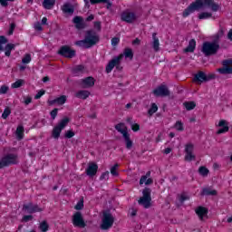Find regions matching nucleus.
Listing matches in <instances>:
<instances>
[{
    "label": "nucleus",
    "instance_id": "f257e3e1",
    "mask_svg": "<svg viewBox=\"0 0 232 232\" xmlns=\"http://www.w3.org/2000/svg\"><path fill=\"white\" fill-rule=\"evenodd\" d=\"M210 8L212 12H218L220 10V5L215 3V0H196L191 3L182 13L183 17H188L198 11L199 8Z\"/></svg>",
    "mask_w": 232,
    "mask_h": 232
},
{
    "label": "nucleus",
    "instance_id": "f03ea898",
    "mask_svg": "<svg viewBox=\"0 0 232 232\" xmlns=\"http://www.w3.org/2000/svg\"><path fill=\"white\" fill-rule=\"evenodd\" d=\"M99 41L100 37L99 34H97V32H95L94 30H88L85 33L84 39L76 41L74 44L76 46H80V48H84L85 50H88V48L95 46V44H97Z\"/></svg>",
    "mask_w": 232,
    "mask_h": 232
},
{
    "label": "nucleus",
    "instance_id": "7ed1b4c3",
    "mask_svg": "<svg viewBox=\"0 0 232 232\" xmlns=\"http://www.w3.org/2000/svg\"><path fill=\"white\" fill-rule=\"evenodd\" d=\"M220 50V44L218 41L215 40L214 42H205L202 44L201 52L204 53L205 57H211V55H217Z\"/></svg>",
    "mask_w": 232,
    "mask_h": 232
},
{
    "label": "nucleus",
    "instance_id": "20e7f679",
    "mask_svg": "<svg viewBox=\"0 0 232 232\" xmlns=\"http://www.w3.org/2000/svg\"><path fill=\"white\" fill-rule=\"evenodd\" d=\"M114 128L122 135L125 148L127 150H131V148H133V140H131V136L130 135V132H128V127H126L124 123L121 122L116 124Z\"/></svg>",
    "mask_w": 232,
    "mask_h": 232
},
{
    "label": "nucleus",
    "instance_id": "39448f33",
    "mask_svg": "<svg viewBox=\"0 0 232 232\" xmlns=\"http://www.w3.org/2000/svg\"><path fill=\"white\" fill-rule=\"evenodd\" d=\"M17 164H19V156L15 153H7L0 159V169Z\"/></svg>",
    "mask_w": 232,
    "mask_h": 232
},
{
    "label": "nucleus",
    "instance_id": "423d86ee",
    "mask_svg": "<svg viewBox=\"0 0 232 232\" xmlns=\"http://www.w3.org/2000/svg\"><path fill=\"white\" fill-rule=\"evenodd\" d=\"M114 222L115 218H113V215L110 211H104L100 227L102 231H108V229L113 227Z\"/></svg>",
    "mask_w": 232,
    "mask_h": 232
},
{
    "label": "nucleus",
    "instance_id": "0eeeda50",
    "mask_svg": "<svg viewBox=\"0 0 232 232\" xmlns=\"http://www.w3.org/2000/svg\"><path fill=\"white\" fill-rule=\"evenodd\" d=\"M142 195L143 196L138 200V203L140 206H143L145 209H150V208H151V188H143Z\"/></svg>",
    "mask_w": 232,
    "mask_h": 232
},
{
    "label": "nucleus",
    "instance_id": "6e6552de",
    "mask_svg": "<svg viewBox=\"0 0 232 232\" xmlns=\"http://www.w3.org/2000/svg\"><path fill=\"white\" fill-rule=\"evenodd\" d=\"M217 79V74L210 72L208 74H206V72H204V71H199L198 72L193 78L194 82H209V81H213Z\"/></svg>",
    "mask_w": 232,
    "mask_h": 232
},
{
    "label": "nucleus",
    "instance_id": "1a4fd4ad",
    "mask_svg": "<svg viewBox=\"0 0 232 232\" xmlns=\"http://www.w3.org/2000/svg\"><path fill=\"white\" fill-rule=\"evenodd\" d=\"M22 209L24 213H28L29 215H34V213H42L43 211L41 207L37 204H34L33 202L24 204Z\"/></svg>",
    "mask_w": 232,
    "mask_h": 232
},
{
    "label": "nucleus",
    "instance_id": "9d476101",
    "mask_svg": "<svg viewBox=\"0 0 232 232\" xmlns=\"http://www.w3.org/2000/svg\"><path fill=\"white\" fill-rule=\"evenodd\" d=\"M72 225L74 227H86V222L84 221V218L81 211H77L72 215Z\"/></svg>",
    "mask_w": 232,
    "mask_h": 232
},
{
    "label": "nucleus",
    "instance_id": "9b49d317",
    "mask_svg": "<svg viewBox=\"0 0 232 232\" xmlns=\"http://www.w3.org/2000/svg\"><path fill=\"white\" fill-rule=\"evenodd\" d=\"M59 55L62 57H66L67 59H73L76 55V51L72 49L69 45H63L58 51Z\"/></svg>",
    "mask_w": 232,
    "mask_h": 232
},
{
    "label": "nucleus",
    "instance_id": "f8f14e48",
    "mask_svg": "<svg viewBox=\"0 0 232 232\" xmlns=\"http://www.w3.org/2000/svg\"><path fill=\"white\" fill-rule=\"evenodd\" d=\"M223 67L218 68V72L221 75H231L232 74V59L224 60L222 62Z\"/></svg>",
    "mask_w": 232,
    "mask_h": 232
},
{
    "label": "nucleus",
    "instance_id": "ddd939ff",
    "mask_svg": "<svg viewBox=\"0 0 232 232\" xmlns=\"http://www.w3.org/2000/svg\"><path fill=\"white\" fill-rule=\"evenodd\" d=\"M155 97H168L169 95V89L166 84H161L152 91Z\"/></svg>",
    "mask_w": 232,
    "mask_h": 232
},
{
    "label": "nucleus",
    "instance_id": "4468645a",
    "mask_svg": "<svg viewBox=\"0 0 232 232\" xmlns=\"http://www.w3.org/2000/svg\"><path fill=\"white\" fill-rule=\"evenodd\" d=\"M195 149V146L193 145V143H188L185 146V160H187V162H191V160H195L196 156L195 154H193V150Z\"/></svg>",
    "mask_w": 232,
    "mask_h": 232
},
{
    "label": "nucleus",
    "instance_id": "2eb2a0df",
    "mask_svg": "<svg viewBox=\"0 0 232 232\" xmlns=\"http://www.w3.org/2000/svg\"><path fill=\"white\" fill-rule=\"evenodd\" d=\"M97 171H99V165L95 162L89 163L85 173L88 177H95L97 175Z\"/></svg>",
    "mask_w": 232,
    "mask_h": 232
},
{
    "label": "nucleus",
    "instance_id": "dca6fc26",
    "mask_svg": "<svg viewBox=\"0 0 232 232\" xmlns=\"http://www.w3.org/2000/svg\"><path fill=\"white\" fill-rule=\"evenodd\" d=\"M218 126L220 128L217 131L218 135H222V133H227L229 131V123L226 120H220Z\"/></svg>",
    "mask_w": 232,
    "mask_h": 232
},
{
    "label": "nucleus",
    "instance_id": "f3484780",
    "mask_svg": "<svg viewBox=\"0 0 232 232\" xmlns=\"http://www.w3.org/2000/svg\"><path fill=\"white\" fill-rule=\"evenodd\" d=\"M121 20L125 21V23H135L137 15L132 12H123L121 14Z\"/></svg>",
    "mask_w": 232,
    "mask_h": 232
},
{
    "label": "nucleus",
    "instance_id": "a211bd4d",
    "mask_svg": "<svg viewBox=\"0 0 232 232\" xmlns=\"http://www.w3.org/2000/svg\"><path fill=\"white\" fill-rule=\"evenodd\" d=\"M72 23L77 30H84L86 28V22H84L82 16H74Z\"/></svg>",
    "mask_w": 232,
    "mask_h": 232
},
{
    "label": "nucleus",
    "instance_id": "6ab92c4d",
    "mask_svg": "<svg viewBox=\"0 0 232 232\" xmlns=\"http://www.w3.org/2000/svg\"><path fill=\"white\" fill-rule=\"evenodd\" d=\"M119 64H121V59H112L109 63L107 64L105 68L106 73H111V71L115 68H119Z\"/></svg>",
    "mask_w": 232,
    "mask_h": 232
},
{
    "label": "nucleus",
    "instance_id": "aec40b11",
    "mask_svg": "<svg viewBox=\"0 0 232 232\" xmlns=\"http://www.w3.org/2000/svg\"><path fill=\"white\" fill-rule=\"evenodd\" d=\"M82 86H83V88H93V86H95V78L92 76H88L82 79Z\"/></svg>",
    "mask_w": 232,
    "mask_h": 232
},
{
    "label": "nucleus",
    "instance_id": "412c9836",
    "mask_svg": "<svg viewBox=\"0 0 232 232\" xmlns=\"http://www.w3.org/2000/svg\"><path fill=\"white\" fill-rule=\"evenodd\" d=\"M195 213L198 215L199 220H204V217L209 213V210L206 207H198Z\"/></svg>",
    "mask_w": 232,
    "mask_h": 232
},
{
    "label": "nucleus",
    "instance_id": "4be33fe9",
    "mask_svg": "<svg viewBox=\"0 0 232 232\" xmlns=\"http://www.w3.org/2000/svg\"><path fill=\"white\" fill-rule=\"evenodd\" d=\"M66 95H62L58 98H55L54 100L48 101L49 106H53V104H59L60 106H63V104L66 103Z\"/></svg>",
    "mask_w": 232,
    "mask_h": 232
},
{
    "label": "nucleus",
    "instance_id": "5701e85b",
    "mask_svg": "<svg viewBox=\"0 0 232 232\" xmlns=\"http://www.w3.org/2000/svg\"><path fill=\"white\" fill-rule=\"evenodd\" d=\"M124 57L126 59H133V50L131 48H125L123 53L114 57V59H124Z\"/></svg>",
    "mask_w": 232,
    "mask_h": 232
},
{
    "label": "nucleus",
    "instance_id": "b1692460",
    "mask_svg": "<svg viewBox=\"0 0 232 232\" xmlns=\"http://www.w3.org/2000/svg\"><path fill=\"white\" fill-rule=\"evenodd\" d=\"M62 11L63 14H69L70 15H73V12H75V7L71 3H65L62 6Z\"/></svg>",
    "mask_w": 232,
    "mask_h": 232
},
{
    "label": "nucleus",
    "instance_id": "393cba45",
    "mask_svg": "<svg viewBox=\"0 0 232 232\" xmlns=\"http://www.w3.org/2000/svg\"><path fill=\"white\" fill-rule=\"evenodd\" d=\"M202 197H217L218 192L216 189H211L209 188H204L201 190Z\"/></svg>",
    "mask_w": 232,
    "mask_h": 232
},
{
    "label": "nucleus",
    "instance_id": "a878e982",
    "mask_svg": "<svg viewBox=\"0 0 232 232\" xmlns=\"http://www.w3.org/2000/svg\"><path fill=\"white\" fill-rule=\"evenodd\" d=\"M195 48H197V41H195V39H191L188 42V45L187 46V48L184 49V52L186 53H193V52H195Z\"/></svg>",
    "mask_w": 232,
    "mask_h": 232
},
{
    "label": "nucleus",
    "instance_id": "bb28decb",
    "mask_svg": "<svg viewBox=\"0 0 232 232\" xmlns=\"http://www.w3.org/2000/svg\"><path fill=\"white\" fill-rule=\"evenodd\" d=\"M15 135L17 140H23L24 139V127L23 125L17 126Z\"/></svg>",
    "mask_w": 232,
    "mask_h": 232
},
{
    "label": "nucleus",
    "instance_id": "cd10ccee",
    "mask_svg": "<svg viewBox=\"0 0 232 232\" xmlns=\"http://www.w3.org/2000/svg\"><path fill=\"white\" fill-rule=\"evenodd\" d=\"M75 97L77 99H82L84 101V100L88 99V97H90V92L84 91V90L78 91L75 93Z\"/></svg>",
    "mask_w": 232,
    "mask_h": 232
},
{
    "label": "nucleus",
    "instance_id": "c85d7f7f",
    "mask_svg": "<svg viewBox=\"0 0 232 232\" xmlns=\"http://www.w3.org/2000/svg\"><path fill=\"white\" fill-rule=\"evenodd\" d=\"M43 6L45 10H52L55 6V0H44Z\"/></svg>",
    "mask_w": 232,
    "mask_h": 232
},
{
    "label": "nucleus",
    "instance_id": "c756f323",
    "mask_svg": "<svg viewBox=\"0 0 232 232\" xmlns=\"http://www.w3.org/2000/svg\"><path fill=\"white\" fill-rule=\"evenodd\" d=\"M84 72V65L80 64V65H76L72 68V73L73 75L79 76L81 75V73Z\"/></svg>",
    "mask_w": 232,
    "mask_h": 232
},
{
    "label": "nucleus",
    "instance_id": "7c9ffc66",
    "mask_svg": "<svg viewBox=\"0 0 232 232\" xmlns=\"http://www.w3.org/2000/svg\"><path fill=\"white\" fill-rule=\"evenodd\" d=\"M62 131H63V129L59 128L57 125L53 127L52 131L53 139H59L61 137Z\"/></svg>",
    "mask_w": 232,
    "mask_h": 232
},
{
    "label": "nucleus",
    "instance_id": "2f4dec72",
    "mask_svg": "<svg viewBox=\"0 0 232 232\" xmlns=\"http://www.w3.org/2000/svg\"><path fill=\"white\" fill-rule=\"evenodd\" d=\"M183 106L186 108L187 111H191V110L197 108V103L195 102H185Z\"/></svg>",
    "mask_w": 232,
    "mask_h": 232
},
{
    "label": "nucleus",
    "instance_id": "473e14b6",
    "mask_svg": "<svg viewBox=\"0 0 232 232\" xmlns=\"http://www.w3.org/2000/svg\"><path fill=\"white\" fill-rule=\"evenodd\" d=\"M70 122V118L68 117H64L63 119H62L59 123L57 124V126L61 129V130H64L66 128V126H68V123Z\"/></svg>",
    "mask_w": 232,
    "mask_h": 232
},
{
    "label": "nucleus",
    "instance_id": "72a5a7b5",
    "mask_svg": "<svg viewBox=\"0 0 232 232\" xmlns=\"http://www.w3.org/2000/svg\"><path fill=\"white\" fill-rule=\"evenodd\" d=\"M198 173L201 176V177H208L209 175V169L208 168H206V166H200L198 168Z\"/></svg>",
    "mask_w": 232,
    "mask_h": 232
},
{
    "label": "nucleus",
    "instance_id": "f704fd0d",
    "mask_svg": "<svg viewBox=\"0 0 232 232\" xmlns=\"http://www.w3.org/2000/svg\"><path fill=\"white\" fill-rule=\"evenodd\" d=\"M152 39V48H154L155 52H159V46H160V44L159 43V38H157V33H153Z\"/></svg>",
    "mask_w": 232,
    "mask_h": 232
},
{
    "label": "nucleus",
    "instance_id": "c9c22d12",
    "mask_svg": "<svg viewBox=\"0 0 232 232\" xmlns=\"http://www.w3.org/2000/svg\"><path fill=\"white\" fill-rule=\"evenodd\" d=\"M15 49V44H7L5 48V54L6 57H9L10 53H12V50Z\"/></svg>",
    "mask_w": 232,
    "mask_h": 232
},
{
    "label": "nucleus",
    "instance_id": "e433bc0d",
    "mask_svg": "<svg viewBox=\"0 0 232 232\" xmlns=\"http://www.w3.org/2000/svg\"><path fill=\"white\" fill-rule=\"evenodd\" d=\"M39 229L42 232H47L48 229H50V225H48V222L46 220H44L40 223Z\"/></svg>",
    "mask_w": 232,
    "mask_h": 232
},
{
    "label": "nucleus",
    "instance_id": "4c0bfd02",
    "mask_svg": "<svg viewBox=\"0 0 232 232\" xmlns=\"http://www.w3.org/2000/svg\"><path fill=\"white\" fill-rule=\"evenodd\" d=\"M157 111H159V106H157V103H151L150 108L148 111L150 117H151L154 113H157Z\"/></svg>",
    "mask_w": 232,
    "mask_h": 232
},
{
    "label": "nucleus",
    "instance_id": "58836bf2",
    "mask_svg": "<svg viewBox=\"0 0 232 232\" xmlns=\"http://www.w3.org/2000/svg\"><path fill=\"white\" fill-rule=\"evenodd\" d=\"M31 61H32V59H22L23 64L19 65L20 72H24V70L26 68V64H30Z\"/></svg>",
    "mask_w": 232,
    "mask_h": 232
},
{
    "label": "nucleus",
    "instance_id": "ea45409f",
    "mask_svg": "<svg viewBox=\"0 0 232 232\" xmlns=\"http://www.w3.org/2000/svg\"><path fill=\"white\" fill-rule=\"evenodd\" d=\"M11 113H12V110H10V107H5L4 110V112L2 113V119L4 120L8 119Z\"/></svg>",
    "mask_w": 232,
    "mask_h": 232
},
{
    "label": "nucleus",
    "instance_id": "a19ab883",
    "mask_svg": "<svg viewBox=\"0 0 232 232\" xmlns=\"http://www.w3.org/2000/svg\"><path fill=\"white\" fill-rule=\"evenodd\" d=\"M119 169V164L115 163L111 168V175L112 177H119V172H117V169Z\"/></svg>",
    "mask_w": 232,
    "mask_h": 232
},
{
    "label": "nucleus",
    "instance_id": "79ce46f5",
    "mask_svg": "<svg viewBox=\"0 0 232 232\" xmlns=\"http://www.w3.org/2000/svg\"><path fill=\"white\" fill-rule=\"evenodd\" d=\"M149 177H151V171H147L146 175L141 176L140 179V186H142L148 180Z\"/></svg>",
    "mask_w": 232,
    "mask_h": 232
},
{
    "label": "nucleus",
    "instance_id": "37998d69",
    "mask_svg": "<svg viewBox=\"0 0 232 232\" xmlns=\"http://www.w3.org/2000/svg\"><path fill=\"white\" fill-rule=\"evenodd\" d=\"M174 128L177 130V131H184V123H182L180 121H178L174 124Z\"/></svg>",
    "mask_w": 232,
    "mask_h": 232
},
{
    "label": "nucleus",
    "instance_id": "c03bdc74",
    "mask_svg": "<svg viewBox=\"0 0 232 232\" xmlns=\"http://www.w3.org/2000/svg\"><path fill=\"white\" fill-rule=\"evenodd\" d=\"M210 17H213V14L208 13V12H203V13L199 14V15H198V19H200V20L209 19Z\"/></svg>",
    "mask_w": 232,
    "mask_h": 232
},
{
    "label": "nucleus",
    "instance_id": "a18cd8bd",
    "mask_svg": "<svg viewBox=\"0 0 232 232\" xmlns=\"http://www.w3.org/2000/svg\"><path fill=\"white\" fill-rule=\"evenodd\" d=\"M84 208V200H80L77 202V204L74 206V209H76V211H81V209H82Z\"/></svg>",
    "mask_w": 232,
    "mask_h": 232
},
{
    "label": "nucleus",
    "instance_id": "49530a36",
    "mask_svg": "<svg viewBox=\"0 0 232 232\" xmlns=\"http://www.w3.org/2000/svg\"><path fill=\"white\" fill-rule=\"evenodd\" d=\"M24 83V80H17L15 82L12 83V88H21Z\"/></svg>",
    "mask_w": 232,
    "mask_h": 232
},
{
    "label": "nucleus",
    "instance_id": "de8ad7c7",
    "mask_svg": "<svg viewBox=\"0 0 232 232\" xmlns=\"http://www.w3.org/2000/svg\"><path fill=\"white\" fill-rule=\"evenodd\" d=\"M73 137H75V132L72 130H67L64 134L65 139H73Z\"/></svg>",
    "mask_w": 232,
    "mask_h": 232
},
{
    "label": "nucleus",
    "instance_id": "09e8293b",
    "mask_svg": "<svg viewBox=\"0 0 232 232\" xmlns=\"http://www.w3.org/2000/svg\"><path fill=\"white\" fill-rule=\"evenodd\" d=\"M8 90H9L8 86L2 85L0 87V95H5V94L8 93Z\"/></svg>",
    "mask_w": 232,
    "mask_h": 232
},
{
    "label": "nucleus",
    "instance_id": "8fccbe9b",
    "mask_svg": "<svg viewBox=\"0 0 232 232\" xmlns=\"http://www.w3.org/2000/svg\"><path fill=\"white\" fill-rule=\"evenodd\" d=\"M132 131H134V133H137V131L140 130V125L139 123H133L130 126Z\"/></svg>",
    "mask_w": 232,
    "mask_h": 232
},
{
    "label": "nucleus",
    "instance_id": "3c124183",
    "mask_svg": "<svg viewBox=\"0 0 232 232\" xmlns=\"http://www.w3.org/2000/svg\"><path fill=\"white\" fill-rule=\"evenodd\" d=\"M108 179H110V171H105L102 173L100 180H108Z\"/></svg>",
    "mask_w": 232,
    "mask_h": 232
},
{
    "label": "nucleus",
    "instance_id": "603ef678",
    "mask_svg": "<svg viewBox=\"0 0 232 232\" xmlns=\"http://www.w3.org/2000/svg\"><path fill=\"white\" fill-rule=\"evenodd\" d=\"M59 112V109L54 108L53 111H51L50 115L53 121H55V118L57 117V113Z\"/></svg>",
    "mask_w": 232,
    "mask_h": 232
},
{
    "label": "nucleus",
    "instance_id": "864d4df0",
    "mask_svg": "<svg viewBox=\"0 0 232 232\" xmlns=\"http://www.w3.org/2000/svg\"><path fill=\"white\" fill-rule=\"evenodd\" d=\"M8 43V40L6 39L5 36H0V50H3V45L2 44H6Z\"/></svg>",
    "mask_w": 232,
    "mask_h": 232
},
{
    "label": "nucleus",
    "instance_id": "5fc2aeb1",
    "mask_svg": "<svg viewBox=\"0 0 232 232\" xmlns=\"http://www.w3.org/2000/svg\"><path fill=\"white\" fill-rule=\"evenodd\" d=\"M44 93H46V91L44 90H40L34 96L35 100H39L41 99V97H43V95H44Z\"/></svg>",
    "mask_w": 232,
    "mask_h": 232
},
{
    "label": "nucleus",
    "instance_id": "6e6d98bb",
    "mask_svg": "<svg viewBox=\"0 0 232 232\" xmlns=\"http://www.w3.org/2000/svg\"><path fill=\"white\" fill-rule=\"evenodd\" d=\"M23 222H30V220H34V216L32 215H25L22 218Z\"/></svg>",
    "mask_w": 232,
    "mask_h": 232
},
{
    "label": "nucleus",
    "instance_id": "4d7b16f0",
    "mask_svg": "<svg viewBox=\"0 0 232 232\" xmlns=\"http://www.w3.org/2000/svg\"><path fill=\"white\" fill-rule=\"evenodd\" d=\"M119 43H121V39L119 37H113L111 39V45L112 46H117V44H119Z\"/></svg>",
    "mask_w": 232,
    "mask_h": 232
},
{
    "label": "nucleus",
    "instance_id": "13d9d810",
    "mask_svg": "<svg viewBox=\"0 0 232 232\" xmlns=\"http://www.w3.org/2000/svg\"><path fill=\"white\" fill-rule=\"evenodd\" d=\"M34 29L37 30V32H43V25L41 23L37 22L34 24Z\"/></svg>",
    "mask_w": 232,
    "mask_h": 232
},
{
    "label": "nucleus",
    "instance_id": "bf43d9fd",
    "mask_svg": "<svg viewBox=\"0 0 232 232\" xmlns=\"http://www.w3.org/2000/svg\"><path fill=\"white\" fill-rule=\"evenodd\" d=\"M106 0H90L91 5H101V3H106Z\"/></svg>",
    "mask_w": 232,
    "mask_h": 232
},
{
    "label": "nucleus",
    "instance_id": "052dcab7",
    "mask_svg": "<svg viewBox=\"0 0 232 232\" xmlns=\"http://www.w3.org/2000/svg\"><path fill=\"white\" fill-rule=\"evenodd\" d=\"M14 30H15V24H11L8 34L13 35L14 34Z\"/></svg>",
    "mask_w": 232,
    "mask_h": 232
},
{
    "label": "nucleus",
    "instance_id": "680f3d73",
    "mask_svg": "<svg viewBox=\"0 0 232 232\" xmlns=\"http://www.w3.org/2000/svg\"><path fill=\"white\" fill-rule=\"evenodd\" d=\"M94 28L95 30H98V32H101V22H94Z\"/></svg>",
    "mask_w": 232,
    "mask_h": 232
},
{
    "label": "nucleus",
    "instance_id": "e2e57ef3",
    "mask_svg": "<svg viewBox=\"0 0 232 232\" xmlns=\"http://www.w3.org/2000/svg\"><path fill=\"white\" fill-rule=\"evenodd\" d=\"M152 183H153V179H151V178H149V179L147 178V179L144 182L145 186H150Z\"/></svg>",
    "mask_w": 232,
    "mask_h": 232
},
{
    "label": "nucleus",
    "instance_id": "0e129e2a",
    "mask_svg": "<svg viewBox=\"0 0 232 232\" xmlns=\"http://www.w3.org/2000/svg\"><path fill=\"white\" fill-rule=\"evenodd\" d=\"M32 103V97H27L24 99V105L25 106H28V104H31Z\"/></svg>",
    "mask_w": 232,
    "mask_h": 232
},
{
    "label": "nucleus",
    "instance_id": "69168bd1",
    "mask_svg": "<svg viewBox=\"0 0 232 232\" xmlns=\"http://www.w3.org/2000/svg\"><path fill=\"white\" fill-rule=\"evenodd\" d=\"M188 197L184 194H182L180 197H179V202H186V200H188Z\"/></svg>",
    "mask_w": 232,
    "mask_h": 232
},
{
    "label": "nucleus",
    "instance_id": "338daca9",
    "mask_svg": "<svg viewBox=\"0 0 232 232\" xmlns=\"http://www.w3.org/2000/svg\"><path fill=\"white\" fill-rule=\"evenodd\" d=\"M1 6H8V0H0Z\"/></svg>",
    "mask_w": 232,
    "mask_h": 232
},
{
    "label": "nucleus",
    "instance_id": "774afa93",
    "mask_svg": "<svg viewBox=\"0 0 232 232\" xmlns=\"http://www.w3.org/2000/svg\"><path fill=\"white\" fill-rule=\"evenodd\" d=\"M227 37L230 41H232V29L229 30L228 34H227Z\"/></svg>",
    "mask_w": 232,
    "mask_h": 232
}]
</instances>
